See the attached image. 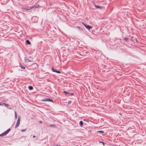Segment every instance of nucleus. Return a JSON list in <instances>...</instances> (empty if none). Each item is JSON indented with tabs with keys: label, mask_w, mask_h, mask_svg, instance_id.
Returning a JSON list of instances; mask_svg holds the SVG:
<instances>
[{
	"label": "nucleus",
	"mask_w": 146,
	"mask_h": 146,
	"mask_svg": "<svg viewBox=\"0 0 146 146\" xmlns=\"http://www.w3.org/2000/svg\"><path fill=\"white\" fill-rule=\"evenodd\" d=\"M10 129H9L4 132L0 134V136L2 137L6 135L10 131Z\"/></svg>",
	"instance_id": "1"
},
{
	"label": "nucleus",
	"mask_w": 146,
	"mask_h": 146,
	"mask_svg": "<svg viewBox=\"0 0 146 146\" xmlns=\"http://www.w3.org/2000/svg\"><path fill=\"white\" fill-rule=\"evenodd\" d=\"M20 117H19L18 119L17 122L16 124L15 125V128H17L19 125L20 123Z\"/></svg>",
	"instance_id": "2"
},
{
	"label": "nucleus",
	"mask_w": 146,
	"mask_h": 146,
	"mask_svg": "<svg viewBox=\"0 0 146 146\" xmlns=\"http://www.w3.org/2000/svg\"><path fill=\"white\" fill-rule=\"evenodd\" d=\"M32 9V7H23V9L26 11L30 10Z\"/></svg>",
	"instance_id": "3"
},
{
	"label": "nucleus",
	"mask_w": 146,
	"mask_h": 146,
	"mask_svg": "<svg viewBox=\"0 0 146 146\" xmlns=\"http://www.w3.org/2000/svg\"><path fill=\"white\" fill-rule=\"evenodd\" d=\"M82 23L85 26V27H86V28H87L88 30H90V29H92V27H91L90 25H85L83 23Z\"/></svg>",
	"instance_id": "4"
},
{
	"label": "nucleus",
	"mask_w": 146,
	"mask_h": 146,
	"mask_svg": "<svg viewBox=\"0 0 146 146\" xmlns=\"http://www.w3.org/2000/svg\"><path fill=\"white\" fill-rule=\"evenodd\" d=\"M43 101H50L53 102V100L52 99H43L42 100Z\"/></svg>",
	"instance_id": "5"
},
{
	"label": "nucleus",
	"mask_w": 146,
	"mask_h": 146,
	"mask_svg": "<svg viewBox=\"0 0 146 146\" xmlns=\"http://www.w3.org/2000/svg\"><path fill=\"white\" fill-rule=\"evenodd\" d=\"M39 7V6L38 4H36L35 5L32 6V8H38V7Z\"/></svg>",
	"instance_id": "6"
},
{
	"label": "nucleus",
	"mask_w": 146,
	"mask_h": 146,
	"mask_svg": "<svg viewBox=\"0 0 146 146\" xmlns=\"http://www.w3.org/2000/svg\"><path fill=\"white\" fill-rule=\"evenodd\" d=\"M52 71L54 72H55L57 73H60V71H54V69L53 68H52Z\"/></svg>",
	"instance_id": "7"
},
{
	"label": "nucleus",
	"mask_w": 146,
	"mask_h": 146,
	"mask_svg": "<svg viewBox=\"0 0 146 146\" xmlns=\"http://www.w3.org/2000/svg\"><path fill=\"white\" fill-rule=\"evenodd\" d=\"M36 20V21H37V18L36 17H33L32 18V20L33 21V20Z\"/></svg>",
	"instance_id": "8"
},
{
	"label": "nucleus",
	"mask_w": 146,
	"mask_h": 146,
	"mask_svg": "<svg viewBox=\"0 0 146 146\" xmlns=\"http://www.w3.org/2000/svg\"><path fill=\"white\" fill-rule=\"evenodd\" d=\"M26 42L28 44H31L29 40H27L26 41Z\"/></svg>",
	"instance_id": "9"
},
{
	"label": "nucleus",
	"mask_w": 146,
	"mask_h": 146,
	"mask_svg": "<svg viewBox=\"0 0 146 146\" xmlns=\"http://www.w3.org/2000/svg\"><path fill=\"white\" fill-rule=\"evenodd\" d=\"M25 61L26 62H31V61H30L28 58H25Z\"/></svg>",
	"instance_id": "10"
},
{
	"label": "nucleus",
	"mask_w": 146,
	"mask_h": 146,
	"mask_svg": "<svg viewBox=\"0 0 146 146\" xmlns=\"http://www.w3.org/2000/svg\"><path fill=\"white\" fill-rule=\"evenodd\" d=\"M95 6L96 7V8H98V9L100 8V9H102V7H100V6H98V5H95Z\"/></svg>",
	"instance_id": "11"
},
{
	"label": "nucleus",
	"mask_w": 146,
	"mask_h": 146,
	"mask_svg": "<svg viewBox=\"0 0 146 146\" xmlns=\"http://www.w3.org/2000/svg\"><path fill=\"white\" fill-rule=\"evenodd\" d=\"M20 66L21 67V68L22 69H25V67L22 65H20Z\"/></svg>",
	"instance_id": "12"
},
{
	"label": "nucleus",
	"mask_w": 146,
	"mask_h": 146,
	"mask_svg": "<svg viewBox=\"0 0 146 146\" xmlns=\"http://www.w3.org/2000/svg\"><path fill=\"white\" fill-rule=\"evenodd\" d=\"M3 104L6 107H8L9 106V105L7 104H5V103H3Z\"/></svg>",
	"instance_id": "13"
},
{
	"label": "nucleus",
	"mask_w": 146,
	"mask_h": 146,
	"mask_svg": "<svg viewBox=\"0 0 146 146\" xmlns=\"http://www.w3.org/2000/svg\"><path fill=\"white\" fill-rule=\"evenodd\" d=\"M83 123L82 121H80L79 123V124L81 126H82Z\"/></svg>",
	"instance_id": "14"
},
{
	"label": "nucleus",
	"mask_w": 146,
	"mask_h": 146,
	"mask_svg": "<svg viewBox=\"0 0 146 146\" xmlns=\"http://www.w3.org/2000/svg\"><path fill=\"white\" fill-rule=\"evenodd\" d=\"M100 133L102 134L104 133V131H98Z\"/></svg>",
	"instance_id": "15"
},
{
	"label": "nucleus",
	"mask_w": 146,
	"mask_h": 146,
	"mask_svg": "<svg viewBox=\"0 0 146 146\" xmlns=\"http://www.w3.org/2000/svg\"><path fill=\"white\" fill-rule=\"evenodd\" d=\"M28 88L30 90H32L33 89V87L31 86H29Z\"/></svg>",
	"instance_id": "16"
},
{
	"label": "nucleus",
	"mask_w": 146,
	"mask_h": 146,
	"mask_svg": "<svg viewBox=\"0 0 146 146\" xmlns=\"http://www.w3.org/2000/svg\"><path fill=\"white\" fill-rule=\"evenodd\" d=\"M15 117L16 119L17 118V115L16 114V111L15 112Z\"/></svg>",
	"instance_id": "17"
},
{
	"label": "nucleus",
	"mask_w": 146,
	"mask_h": 146,
	"mask_svg": "<svg viewBox=\"0 0 146 146\" xmlns=\"http://www.w3.org/2000/svg\"><path fill=\"white\" fill-rule=\"evenodd\" d=\"M26 129H22L21 130V131L22 132H23L26 131Z\"/></svg>",
	"instance_id": "18"
},
{
	"label": "nucleus",
	"mask_w": 146,
	"mask_h": 146,
	"mask_svg": "<svg viewBox=\"0 0 146 146\" xmlns=\"http://www.w3.org/2000/svg\"><path fill=\"white\" fill-rule=\"evenodd\" d=\"M64 93H65V94H68V92H66V91H64Z\"/></svg>",
	"instance_id": "19"
},
{
	"label": "nucleus",
	"mask_w": 146,
	"mask_h": 146,
	"mask_svg": "<svg viewBox=\"0 0 146 146\" xmlns=\"http://www.w3.org/2000/svg\"><path fill=\"white\" fill-rule=\"evenodd\" d=\"M71 103V102L70 101H69L68 102V104H70Z\"/></svg>",
	"instance_id": "20"
},
{
	"label": "nucleus",
	"mask_w": 146,
	"mask_h": 146,
	"mask_svg": "<svg viewBox=\"0 0 146 146\" xmlns=\"http://www.w3.org/2000/svg\"><path fill=\"white\" fill-rule=\"evenodd\" d=\"M42 121H39V123H42Z\"/></svg>",
	"instance_id": "21"
},
{
	"label": "nucleus",
	"mask_w": 146,
	"mask_h": 146,
	"mask_svg": "<svg viewBox=\"0 0 146 146\" xmlns=\"http://www.w3.org/2000/svg\"><path fill=\"white\" fill-rule=\"evenodd\" d=\"M35 135H34V136H33V138H35Z\"/></svg>",
	"instance_id": "22"
},
{
	"label": "nucleus",
	"mask_w": 146,
	"mask_h": 146,
	"mask_svg": "<svg viewBox=\"0 0 146 146\" xmlns=\"http://www.w3.org/2000/svg\"><path fill=\"white\" fill-rule=\"evenodd\" d=\"M2 104H0V106H2Z\"/></svg>",
	"instance_id": "23"
},
{
	"label": "nucleus",
	"mask_w": 146,
	"mask_h": 146,
	"mask_svg": "<svg viewBox=\"0 0 146 146\" xmlns=\"http://www.w3.org/2000/svg\"><path fill=\"white\" fill-rule=\"evenodd\" d=\"M102 142V143H103V144H104V143L103 142Z\"/></svg>",
	"instance_id": "24"
},
{
	"label": "nucleus",
	"mask_w": 146,
	"mask_h": 146,
	"mask_svg": "<svg viewBox=\"0 0 146 146\" xmlns=\"http://www.w3.org/2000/svg\"><path fill=\"white\" fill-rule=\"evenodd\" d=\"M54 71H56L55 69H54Z\"/></svg>",
	"instance_id": "25"
},
{
	"label": "nucleus",
	"mask_w": 146,
	"mask_h": 146,
	"mask_svg": "<svg viewBox=\"0 0 146 146\" xmlns=\"http://www.w3.org/2000/svg\"><path fill=\"white\" fill-rule=\"evenodd\" d=\"M50 126H52V125H50Z\"/></svg>",
	"instance_id": "26"
}]
</instances>
